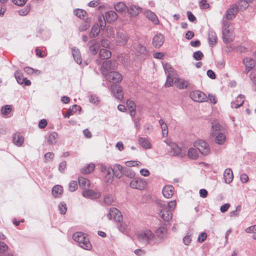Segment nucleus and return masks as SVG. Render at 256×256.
<instances>
[{
	"label": "nucleus",
	"instance_id": "obj_1",
	"mask_svg": "<svg viewBox=\"0 0 256 256\" xmlns=\"http://www.w3.org/2000/svg\"><path fill=\"white\" fill-rule=\"evenodd\" d=\"M156 203L158 207L159 216L164 222L170 221L172 218V212L176 205V201L172 200L166 204L164 202L158 200Z\"/></svg>",
	"mask_w": 256,
	"mask_h": 256
},
{
	"label": "nucleus",
	"instance_id": "obj_2",
	"mask_svg": "<svg viewBox=\"0 0 256 256\" xmlns=\"http://www.w3.org/2000/svg\"><path fill=\"white\" fill-rule=\"evenodd\" d=\"M73 240L76 242L79 246L86 250H90L92 245L88 237L82 232H77L72 236Z\"/></svg>",
	"mask_w": 256,
	"mask_h": 256
},
{
	"label": "nucleus",
	"instance_id": "obj_3",
	"mask_svg": "<svg viewBox=\"0 0 256 256\" xmlns=\"http://www.w3.org/2000/svg\"><path fill=\"white\" fill-rule=\"evenodd\" d=\"M222 39L224 43L230 42L233 40L234 38L229 30L230 23L224 19L222 20Z\"/></svg>",
	"mask_w": 256,
	"mask_h": 256
},
{
	"label": "nucleus",
	"instance_id": "obj_4",
	"mask_svg": "<svg viewBox=\"0 0 256 256\" xmlns=\"http://www.w3.org/2000/svg\"><path fill=\"white\" fill-rule=\"evenodd\" d=\"M155 237L154 234L150 230H146L138 236V240L144 244H148L154 241Z\"/></svg>",
	"mask_w": 256,
	"mask_h": 256
},
{
	"label": "nucleus",
	"instance_id": "obj_5",
	"mask_svg": "<svg viewBox=\"0 0 256 256\" xmlns=\"http://www.w3.org/2000/svg\"><path fill=\"white\" fill-rule=\"evenodd\" d=\"M155 234L154 243L161 244L167 238V230L164 227H160L155 231Z\"/></svg>",
	"mask_w": 256,
	"mask_h": 256
},
{
	"label": "nucleus",
	"instance_id": "obj_6",
	"mask_svg": "<svg viewBox=\"0 0 256 256\" xmlns=\"http://www.w3.org/2000/svg\"><path fill=\"white\" fill-rule=\"evenodd\" d=\"M117 62L114 60H106L102 62L100 68L101 72L103 75L108 74V72L114 70L116 68Z\"/></svg>",
	"mask_w": 256,
	"mask_h": 256
},
{
	"label": "nucleus",
	"instance_id": "obj_7",
	"mask_svg": "<svg viewBox=\"0 0 256 256\" xmlns=\"http://www.w3.org/2000/svg\"><path fill=\"white\" fill-rule=\"evenodd\" d=\"M147 184L144 178H134L130 183V186L134 189L142 190L145 188Z\"/></svg>",
	"mask_w": 256,
	"mask_h": 256
},
{
	"label": "nucleus",
	"instance_id": "obj_8",
	"mask_svg": "<svg viewBox=\"0 0 256 256\" xmlns=\"http://www.w3.org/2000/svg\"><path fill=\"white\" fill-rule=\"evenodd\" d=\"M194 146L204 156L208 155L210 152V148L208 144L203 140H196Z\"/></svg>",
	"mask_w": 256,
	"mask_h": 256
},
{
	"label": "nucleus",
	"instance_id": "obj_9",
	"mask_svg": "<svg viewBox=\"0 0 256 256\" xmlns=\"http://www.w3.org/2000/svg\"><path fill=\"white\" fill-rule=\"evenodd\" d=\"M189 96L194 101L198 102H206L208 100L206 94L199 90L191 92L190 93Z\"/></svg>",
	"mask_w": 256,
	"mask_h": 256
},
{
	"label": "nucleus",
	"instance_id": "obj_10",
	"mask_svg": "<svg viewBox=\"0 0 256 256\" xmlns=\"http://www.w3.org/2000/svg\"><path fill=\"white\" fill-rule=\"evenodd\" d=\"M110 90L113 96L116 99L122 100L124 98L122 88L120 86L112 84L110 86Z\"/></svg>",
	"mask_w": 256,
	"mask_h": 256
},
{
	"label": "nucleus",
	"instance_id": "obj_11",
	"mask_svg": "<svg viewBox=\"0 0 256 256\" xmlns=\"http://www.w3.org/2000/svg\"><path fill=\"white\" fill-rule=\"evenodd\" d=\"M107 216L109 220L114 219L116 222H120L122 219V216L120 211L116 208H111Z\"/></svg>",
	"mask_w": 256,
	"mask_h": 256
},
{
	"label": "nucleus",
	"instance_id": "obj_12",
	"mask_svg": "<svg viewBox=\"0 0 256 256\" xmlns=\"http://www.w3.org/2000/svg\"><path fill=\"white\" fill-rule=\"evenodd\" d=\"M104 76L107 80L111 82H120L122 80V75L116 71H111Z\"/></svg>",
	"mask_w": 256,
	"mask_h": 256
},
{
	"label": "nucleus",
	"instance_id": "obj_13",
	"mask_svg": "<svg viewBox=\"0 0 256 256\" xmlns=\"http://www.w3.org/2000/svg\"><path fill=\"white\" fill-rule=\"evenodd\" d=\"M238 12V8L237 5H232L226 12V14L223 16L222 19L226 20H232L236 16V14Z\"/></svg>",
	"mask_w": 256,
	"mask_h": 256
},
{
	"label": "nucleus",
	"instance_id": "obj_14",
	"mask_svg": "<svg viewBox=\"0 0 256 256\" xmlns=\"http://www.w3.org/2000/svg\"><path fill=\"white\" fill-rule=\"evenodd\" d=\"M243 64L245 66V70L244 73L248 74L250 71L255 66L256 62L254 60L250 58H245L242 60Z\"/></svg>",
	"mask_w": 256,
	"mask_h": 256
},
{
	"label": "nucleus",
	"instance_id": "obj_15",
	"mask_svg": "<svg viewBox=\"0 0 256 256\" xmlns=\"http://www.w3.org/2000/svg\"><path fill=\"white\" fill-rule=\"evenodd\" d=\"M14 76L17 82L20 84H24V86H29L31 84V82L24 78L23 74L18 70L16 71Z\"/></svg>",
	"mask_w": 256,
	"mask_h": 256
},
{
	"label": "nucleus",
	"instance_id": "obj_16",
	"mask_svg": "<svg viewBox=\"0 0 256 256\" xmlns=\"http://www.w3.org/2000/svg\"><path fill=\"white\" fill-rule=\"evenodd\" d=\"M88 45L89 46V50L91 54H96L100 47L99 42L95 39L92 40L88 42Z\"/></svg>",
	"mask_w": 256,
	"mask_h": 256
},
{
	"label": "nucleus",
	"instance_id": "obj_17",
	"mask_svg": "<svg viewBox=\"0 0 256 256\" xmlns=\"http://www.w3.org/2000/svg\"><path fill=\"white\" fill-rule=\"evenodd\" d=\"M164 42V37L161 34H156L152 39V45L156 48H160Z\"/></svg>",
	"mask_w": 256,
	"mask_h": 256
},
{
	"label": "nucleus",
	"instance_id": "obj_18",
	"mask_svg": "<svg viewBox=\"0 0 256 256\" xmlns=\"http://www.w3.org/2000/svg\"><path fill=\"white\" fill-rule=\"evenodd\" d=\"M82 195L86 198L97 199L100 198L101 194L100 192H95L92 190H88L83 191Z\"/></svg>",
	"mask_w": 256,
	"mask_h": 256
},
{
	"label": "nucleus",
	"instance_id": "obj_19",
	"mask_svg": "<svg viewBox=\"0 0 256 256\" xmlns=\"http://www.w3.org/2000/svg\"><path fill=\"white\" fill-rule=\"evenodd\" d=\"M128 37L125 32H118L116 42L120 46H124L128 42Z\"/></svg>",
	"mask_w": 256,
	"mask_h": 256
},
{
	"label": "nucleus",
	"instance_id": "obj_20",
	"mask_svg": "<svg viewBox=\"0 0 256 256\" xmlns=\"http://www.w3.org/2000/svg\"><path fill=\"white\" fill-rule=\"evenodd\" d=\"M174 188L172 185H166L163 188L162 192L164 198H170L174 194Z\"/></svg>",
	"mask_w": 256,
	"mask_h": 256
},
{
	"label": "nucleus",
	"instance_id": "obj_21",
	"mask_svg": "<svg viewBox=\"0 0 256 256\" xmlns=\"http://www.w3.org/2000/svg\"><path fill=\"white\" fill-rule=\"evenodd\" d=\"M104 16L106 22L110 24L116 21L118 18L117 13L114 10H109L106 12Z\"/></svg>",
	"mask_w": 256,
	"mask_h": 256
},
{
	"label": "nucleus",
	"instance_id": "obj_22",
	"mask_svg": "<svg viewBox=\"0 0 256 256\" xmlns=\"http://www.w3.org/2000/svg\"><path fill=\"white\" fill-rule=\"evenodd\" d=\"M127 10L132 16H135L142 11V8L138 6L132 4L127 8Z\"/></svg>",
	"mask_w": 256,
	"mask_h": 256
},
{
	"label": "nucleus",
	"instance_id": "obj_23",
	"mask_svg": "<svg viewBox=\"0 0 256 256\" xmlns=\"http://www.w3.org/2000/svg\"><path fill=\"white\" fill-rule=\"evenodd\" d=\"M225 182L228 184L231 183L234 178L233 172L230 168H226L224 173Z\"/></svg>",
	"mask_w": 256,
	"mask_h": 256
},
{
	"label": "nucleus",
	"instance_id": "obj_24",
	"mask_svg": "<svg viewBox=\"0 0 256 256\" xmlns=\"http://www.w3.org/2000/svg\"><path fill=\"white\" fill-rule=\"evenodd\" d=\"M124 168L122 167L119 164H115L114 166V168H112L113 174L118 178H120L122 175L123 174V170H124Z\"/></svg>",
	"mask_w": 256,
	"mask_h": 256
},
{
	"label": "nucleus",
	"instance_id": "obj_25",
	"mask_svg": "<svg viewBox=\"0 0 256 256\" xmlns=\"http://www.w3.org/2000/svg\"><path fill=\"white\" fill-rule=\"evenodd\" d=\"M174 84L180 89H184L188 88L189 82L186 80L182 78H177L174 81Z\"/></svg>",
	"mask_w": 256,
	"mask_h": 256
},
{
	"label": "nucleus",
	"instance_id": "obj_26",
	"mask_svg": "<svg viewBox=\"0 0 256 256\" xmlns=\"http://www.w3.org/2000/svg\"><path fill=\"white\" fill-rule=\"evenodd\" d=\"M72 56L74 57V60L78 64H82V61L80 50L74 47L72 48Z\"/></svg>",
	"mask_w": 256,
	"mask_h": 256
},
{
	"label": "nucleus",
	"instance_id": "obj_27",
	"mask_svg": "<svg viewBox=\"0 0 256 256\" xmlns=\"http://www.w3.org/2000/svg\"><path fill=\"white\" fill-rule=\"evenodd\" d=\"M8 248V246L4 242L0 241V256H14L12 253L6 252Z\"/></svg>",
	"mask_w": 256,
	"mask_h": 256
},
{
	"label": "nucleus",
	"instance_id": "obj_28",
	"mask_svg": "<svg viewBox=\"0 0 256 256\" xmlns=\"http://www.w3.org/2000/svg\"><path fill=\"white\" fill-rule=\"evenodd\" d=\"M208 40L209 44L213 46L217 42V36L216 33L212 30H210L208 33Z\"/></svg>",
	"mask_w": 256,
	"mask_h": 256
},
{
	"label": "nucleus",
	"instance_id": "obj_29",
	"mask_svg": "<svg viewBox=\"0 0 256 256\" xmlns=\"http://www.w3.org/2000/svg\"><path fill=\"white\" fill-rule=\"evenodd\" d=\"M211 126L212 130V136L220 132V130L221 129V126L217 120H214L212 121L211 122Z\"/></svg>",
	"mask_w": 256,
	"mask_h": 256
},
{
	"label": "nucleus",
	"instance_id": "obj_30",
	"mask_svg": "<svg viewBox=\"0 0 256 256\" xmlns=\"http://www.w3.org/2000/svg\"><path fill=\"white\" fill-rule=\"evenodd\" d=\"M126 105L130 111V114L132 117H134L136 114V105L134 101L128 100L126 101Z\"/></svg>",
	"mask_w": 256,
	"mask_h": 256
},
{
	"label": "nucleus",
	"instance_id": "obj_31",
	"mask_svg": "<svg viewBox=\"0 0 256 256\" xmlns=\"http://www.w3.org/2000/svg\"><path fill=\"white\" fill-rule=\"evenodd\" d=\"M212 136H215L216 142L218 144H222L226 140V136L222 132H220L212 135Z\"/></svg>",
	"mask_w": 256,
	"mask_h": 256
},
{
	"label": "nucleus",
	"instance_id": "obj_32",
	"mask_svg": "<svg viewBox=\"0 0 256 256\" xmlns=\"http://www.w3.org/2000/svg\"><path fill=\"white\" fill-rule=\"evenodd\" d=\"M140 145L144 149H150L151 148V144L149 140L145 138L140 137L138 140Z\"/></svg>",
	"mask_w": 256,
	"mask_h": 256
},
{
	"label": "nucleus",
	"instance_id": "obj_33",
	"mask_svg": "<svg viewBox=\"0 0 256 256\" xmlns=\"http://www.w3.org/2000/svg\"><path fill=\"white\" fill-rule=\"evenodd\" d=\"M101 28L99 27L98 24H94L91 30L90 33V37L91 38L97 36L100 32Z\"/></svg>",
	"mask_w": 256,
	"mask_h": 256
},
{
	"label": "nucleus",
	"instance_id": "obj_34",
	"mask_svg": "<svg viewBox=\"0 0 256 256\" xmlns=\"http://www.w3.org/2000/svg\"><path fill=\"white\" fill-rule=\"evenodd\" d=\"M162 66L164 70L165 74L166 75H176V71L170 64L162 63Z\"/></svg>",
	"mask_w": 256,
	"mask_h": 256
},
{
	"label": "nucleus",
	"instance_id": "obj_35",
	"mask_svg": "<svg viewBox=\"0 0 256 256\" xmlns=\"http://www.w3.org/2000/svg\"><path fill=\"white\" fill-rule=\"evenodd\" d=\"M78 180L79 186L82 188L85 189L90 187V182L88 179L83 177H80Z\"/></svg>",
	"mask_w": 256,
	"mask_h": 256
},
{
	"label": "nucleus",
	"instance_id": "obj_36",
	"mask_svg": "<svg viewBox=\"0 0 256 256\" xmlns=\"http://www.w3.org/2000/svg\"><path fill=\"white\" fill-rule=\"evenodd\" d=\"M114 9L116 11L122 12L127 10L128 6L124 2H119L114 5Z\"/></svg>",
	"mask_w": 256,
	"mask_h": 256
},
{
	"label": "nucleus",
	"instance_id": "obj_37",
	"mask_svg": "<svg viewBox=\"0 0 256 256\" xmlns=\"http://www.w3.org/2000/svg\"><path fill=\"white\" fill-rule=\"evenodd\" d=\"M112 56L111 52L106 49H100L99 52V56L102 60L109 58Z\"/></svg>",
	"mask_w": 256,
	"mask_h": 256
},
{
	"label": "nucleus",
	"instance_id": "obj_38",
	"mask_svg": "<svg viewBox=\"0 0 256 256\" xmlns=\"http://www.w3.org/2000/svg\"><path fill=\"white\" fill-rule=\"evenodd\" d=\"M91 20L89 18H86L80 24L79 30L81 32L87 30L90 26Z\"/></svg>",
	"mask_w": 256,
	"mask_h": 256
},
{
	"label": "nucleus",
	"instance_id": "obj_39",
	"mask_svg": "<svg viewBox=\"0 0 256 256\" xmlns=\"http://www.w3.org/2000/svg\"><path fill=\"white\" fill-rule=\"evenodd\" d=\"M24 138L20 134H15L13 136V142L17 146H20L24 143Z\"/></svg>",
	"mask_w": 256,
	"mask_h": 256
},
{
	"label": "nucleus",
	"instance_id": "obj_40",
	"mask_svg": "<svg viewBox=\"0 0 256 256\" xmlns=\"http://www.w3.org/2000/svg\"><path fill=\"white\" fill-rule=\"evenodd\" d=\"M95 166L93 164H89L81 169V172L84 174H88L92 172L94 169Z\"/></svg>",
	"mask_w": 256,
	"mask_h": 256
},
{
	"label": "nucleus",
	"instance_id": "obj_41",
	"mask_svg": "<svg viewBox=\"0 0 256 256\" xmlns=\"http://www.w3.org/2000/svg\"><path fill=\"white\" fill-rule=\"evenodd\" d=\"M58 138V134L56 132H52L50 133L48 138V142L50 144H54L56 142V138Z\"/></svg>",
	"mask_w": 256,
	"mask_h": 256
},
{
	"label": "nucleus",
	"instance_id": "obj_42",
	"mask_svg": "<svg viewBox=\"0 0 256 256\" xmlns=\"http://www.w3.org/2000/svg\"><path fill=\"white\" fill-rule=\"evenodd\" d=\"M126 176L132 178L135 176V172L130 168L125 167L123 170V174Z\"/></svg>",
	"mask_w": 256,
	"mask_h": 256
},
{
	"label": "nucleus",
	"instance_id": "obj_43",
	"mask_svg": "<svg viewBox=\"0 0 256 256\" xmlns=\"http://www.w3.org/2000/svg\"><path fill=\"white\" fill-rule=\"evenodd\" d=\"M98 20L99 22V27L101 30H103L106 26V19L105 16L103 14H100L98 16Z\"/></svg>",
	"mask_w": 256,
	"mask_h": 256
},
{
	"label": "nucleus",
	"instance_id": "obj_44",
	"mask_svg": "<svg viewBox=\"0 0 256 256\" xmlns=\"http://www.w3.org/2000/svg\"><path fill=\"white\" fill-rule=\"evenodd\" d=\"M159 123L160 125V127L162 130V133L163 136H167L168 134V129L167 124L164 122L160 119L159 120Z\"/></svg>",
	"mask_w": 256,
	"mask_h": 256
},
{
	"label": "nucleus",
	"instance_id": "obj_45",
	"mask_svg": "<svg viewBox=\"0 0 256 256\" xmlns=\"http://www.w3.org/2000/svg\"><path fill=\"white\" fill-rule=\"evenodd\" d=\"M62 190V188L60 185L54 186L52 189V193L54 197L56 198L61 194Z\"/></svg>",
	"mask_w": 256,
	"mask_h": 256
},
{
	"label": "nucleus",
	"instance_id": "obj_46",
	"mask_svg": "<svg viewBox=\"0 0 256 256\" xmlns=\"http://www.w3.org/2000/svg\"><path fill=\"white\" fill-rule=\"evenodd\" d=\"M188 156L192 160H196L198 157V154L196 150L194 148H190L188 152Z\"/></svg>",
	"mask_w": 256,
	"mask_h": 256
},
{
	"label": "nucleus",
	"instance_id": "obj_47",
	"mask_svg": "<svg viewBox=\"0 0 256 256\" xmlns=\"http://www.w3.org/2000/svg\"><path fill=\"white\" fill-rule=\"evenodd\" d=\"M248 6L249 4L247 0H241L238 2V6H237V7L238 8V10H244L248 8Z\"/></svg>",
	"mask_w": 256,
	"mask_h": 256
},
{
	"label": "nucleus",
	"instance_id": "obj_48",
	"mask_svg": "<svg viewBox=\"0 0 256 256\" xmlns=\"http://www.w3.org/2000/svg\"><path fill=\"white\" fill-rule=\"evenodd\" d=\"M114 202V198L111 194H106L104 196V203L106 205L110 206Z\"/></svg>",
	"mask_w": 256,
	"mask_h": 256
},
{
	"label": "nucleus",
	"instance_id": "obj_49",
	"mask_svg": "<svg viewBox=\"0 0 256 256\" xmlns=\"http://www.w3.org/2000/svg\"><path fill=\"white\" fill-rule=\"evenodd\" d=\"M146 16L149 20H151L153 22H158V19L156 15L153 12H152L150 10L147 11L146 12Z\"/></svg>",
	"mask_w": 256,
	"mask_h": 256
},
{
	"label": "nucleus",
	"instance_id": "obj_50",
	"mask_svg": "<svg viewBox=\"0 0 256 256\" xmlns=\"http://www.w3.org/2000/svg\"><path fill=\"white\" fill-rule=\"evenodd\" d=\"M172 149V150L174 152L173 155L174 156H181V148L178 147L176 144H172L171 146Z\"/></svg>",
	"mask_w": 256,
	"mask_h": 256
},
{
	"label": "nucleus",
	"instance_id": "obj_51",
	"mask_svg": "<svg viewBox=\"0 0 256 256\" xmlns=\"http://www.w3.org/2000/svg\"><path fill=\"white\" fill-rule=\"evenodd\" d=\"M166 80L165 82V86L166 87H170L173 85L174 84V78L176 75H166Z\"/></svg>",
	"mask_w": 256,
	"mask_h": 256
},
{
	"label": "nucleus",
	"instance_id": "obj_52",
	"mask_svg": "<svg viewBox=\"0 0 256 256\" xmlns=\"http://www.w3.org/2000/svg\"><path fill=\"white\" fill-rule=\"evenodd\" d=\"M31 10V6L30 5H26L24 8L18 11L20 15L25 16L27 15Z\"/></svg>",
	"mask_w": 256,
	"mask_h": 256
},
{
	"label": "nucleus",
	"instance_id": "obj_53",
	"mask_svg": "<svg viewBox=\"0 0 256 256\" xmlns=\"http://www.w3.org/2000/svg\"><path fill=\"white\" fill-rule=\"evenodd\" d=\"M74 14L76 16L82 18L86 15V12L82 9H76L74 10Z\"/></svg>",
	"mask_w": 256,
	"mask_h": 256
},
{
	"label": "nucleus",
	"instance_id": "obj_54",
	"mask_svg": "<svg viewBox=\"0 0 256 256\" xmlns=\"http://www.w3.org/2000/svg\"><path fill=\"white\" fill-rule=\"evenodd\" d=\"M117 222V227L119 230L122 232H126L128 228V225L125 222H123L122 220L120 222Z\"/></svg>",
	"mask_w": 256,
	"mask_h": 256
},
{
	"label": "nucleus",
	"instance_id": "obj_55",
	"mask_svg": "<svg viewBox=\"0 0 256 256\" xmlns=\"http://www.w3.org/2000/svg\"><path fill=\"white\" fill-rule=\"evenodd\" d=\"M12 111V107L10 105H6L1 108L2 114L4 116H7Z\"/></svg>",
	"mask_w": 256,
	"mask_h": 256
},
{
	"label": "nucleus",
	"instance_id": "obj_56",
	"mask_svg": "<svg viewBox=\"0 0 256 256\" xmlns=\"http://www.w3.org/2000/svg\"><path fill=\"white\" fill-rule=\"evenodd\" d=\"M136 50L140 54L146 55L148 54V51L146 48V47L140 44H138L136 48Z\"/></svg>",
	"mask_w": 256,
	"mask_h": 256
},
{
	"label": "nucleus",
	"instance_id": "obj_57",
	"mask_svg": "<svg viewBox=\"0 0 256 256\" xmlns=\"http://www.w3.org/2000/svg\"><path fill=\"white\" fill-rule=\"evenodd\" d=\"M24 72L28 74H32L34 73L40 74V72L38 70H34L30 67L26 66L24 69Z\"/></svg>",
	"mask_w": 256,
	"mask_h": 256
},
{
	"label": "nucleus",
	"instance_id": "obj_58",
	"mask_svg": "<svg viewBox=\"0 0 256 256\" xmlns=\"http://www.w3.org/2000/svg\"><path fill=\"white\" fill-rule=\"evenodd\" d=\"M241 210V206H238L236 208V210H234L232 211L230 213V216L231 217H236L238 216H239V212Z\"/></svg>",
	"mask_w": 256,
	"mask_h": 256
},
{
	"label": "nucleus",
	"instance_id": "obj_59",
	"mask_svg": "<svg viewBox=\"0 0 256 256\" xmlns=\"http://www.w3.org/2000/svg\"><path fill=\"white\" fill-rule=\"evenodd\" d=\"M203 56L204 54L200 50L195 52L193 54V58L196 60H202Z\"/></svg>",
	"mask_w": 256,
	"mask_h": 256
},
{
	"label": "nucleus",
	"instance_id": "obj_60",
	"mask_svg": "<svg viewBox=\"0 0 256 256\" xmlns=\"http://www.w3.org/2000/svg\"><path fill=\"white\" fill-rule=\"evenodd\" d=\"M78 188V184L76 181H71L69 184L68 188L70 191L73 192Z\"/></svg>",
	"mask_w": 256,
	"mask_h": 256
},
{
	"label": "nucleus",
	"instance_id": "obj_61",
	"mask_svg": "<svg viewBox=\"0 0 256 256\" xmlns=\"http://www.w3.org/2000/svg\"><path fill=\"white\" fill-rule=\"evenodd\" d=\"M58 210L61 214H65L67 210L66 204L64 202H61L58 206Z\"/></svg>",
	"mask_w": 256,
	"mask_h": 256
},
{
	"label": "nucleus",
	"instance_id": "obj_62",
	"mask_svg": "<svg viewBox=\"0 0 256 256\" xmlns=\"http://www.w3.org/2000/svg\"><path fill=\"white\" fill-rule=\"evenodd\" d=\"M210 6L209 4L206 0H201L200 2V7L201 9L208 8Z\"/></svg>",
	"mask_w": 256,
	"mask_h": 256
},
{
	"label": "nucleus",
	"instance_id": "obj_63",
	"mask_svg": "<svg viewBox=\"0 0 256 256\" xmlns=\"http://www.w3.org/2000/svg\"><path fill=\"white\" fill-rule=\"evenodd\" d=\"M153 56L156 59L164 60V54L162 52H157L154 54Z\"/></svg>",
	"mask_w": 256,
	"mask_h": 256
},
{
	"label": "nucleus",
	"instance_id": "obj_64",
	"mask_svg": "<svg viewBox=\"0 0 256 256\" xmlns=\"http://www.w3.org/2000/svg\"><path fill=\"white\" fill-rule=\"evenodd\" d=\"M245 232L246 233H256V224L247 228Z\"/></svg>",
	"mask_w": 256,
	"mask_h": 256
}]
</instances>
